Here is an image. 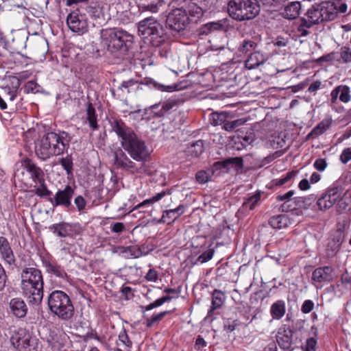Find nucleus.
Listing matches in <instances>:
<instances>
[{"label":"nucleus","mask_w":351,"mask_h":351,"mask_svg":"<svg viewBox=\"0 0 351 351\" xmlns=\"http://www.w3.org/2000/svg\"><path fill=\"white\" fill-rule=\"evenodd\" d=\"M139 35L154 47L160 46L166 40L167 36L162 25L155 18L150 16L141 20L138 23Z\"/></svg>","instance_id":"obj_5"},{"label":"nucleus","mask_w":351,"mask_h":351,"mask_svg":"<svg viewBox=\"0 0 351 351\" xmlns=\"http://www.w3.org/2000/svg\"><path fill=\"white\" fill-rule=\"evenodd\" d=\"M293 330L285 325L280 328L276 335V341L279 347L284 350H289L292 345Z\"/></svg>","instance_id":"obj_16"},{"label":"nucleus","mask_w":351,"mask_h":351,"mask_svg":"<svg viewBox=\"0 0 351 351\" xmlns=\"http://www.w3.org/2000/svg\"><path fill=\"white\" fill-rule=\"evenodd\" d=\"M0 253L2 258L10 265L14 264L15 257L8 239L0 237Z\"/></svg>","instance_id":"obj_21"},{"label":"nucleus","mask_w":351,"mask_h":351,"mask_svg":"<svg viewBox=\"0 0 351 351\" xmlns=\"http://www.w3.org/2000/svg\"><path fill=\"white\" fill-rule=\"evenodd\" d=\"M11 312L17 317L21 318L26 315L27 307L23 300L14 298L10 302Z\"/></svg>","instance_id":"obj_24"},{"label":"nucleus","mask_w":351,"mask_h":351,"mask_svg":"<svg viewBox=\"0 0 351 351\" xmlns=\"http://www.w3.org/2000/svg\"><path fill=\"white\" fill-rule=\"evenodd\" d=\"M66 23L73 32L83 34L87 31L88 19L82 5L69 13L66 18Z\"/></svg>","instance_id":"obj_8"},{"label":"nucleus","mask_w":351,"mask_h":351,"mask_svg":"<svg viewBox=\"0 0 351 351\" xmlns=\"http://www.w3.org/2000/svg\"><path fill=\"white\" fill-rule=\"evenodd\" d=\"M216 169H230V167L236 170L241 169L243 167V160L241 157H234L217 161L214 163Z\"/></svg>","instance_id":"obj_18"},{"label":"nucleus","mask_w":351,"mask_h":351,"mask_svg":"<svg viewBox=\"0 0 351 351\" xmlns=\"http://www.w3.org/2000/svg\"><path fill=\"white\" fill-rule=\"evenodd\" d=\"M140 84H145V85H152L154 88L158 89L162 92H173L175 90H180L179 86L176 84H174L171 86H165L162 84H160L151 78H145L140 83L138 81H135L134 80H130L128 81H124L121 84L119 88L122 89L123 88L127 89V93H130V88L136 86L137 88H139Z\"/></svg>","instance_id":"obj_10"},{"label":"nucleus","mask_w":351,"mask_h":351,"mask_svg":"<svg viewBox=\"0 0 351 351\" xmlns=\"http://www.w3.org/2000/svg\"><path fill=\"white\" fill-rule=\"evenodd\" d=\"M163 1L158 0L150 3L140 2L138 5L140 12H149L151 13H157L159 12L160 8L162 5Z\"/></svg>","instance_id":"obj_35"},{"label":"nucleus","mask_w":351,"mask_h":351,"mask_svg":"<svg viewBox=\"0 0 351 351\" xmlns=\"http://www.w3.org/2000/svg\"><path fill=\"white\" fill-rule=\"evenodd\" d=\"M21 288L29 304L38 305L43 298V278L41 271L35 267L22 270Z\"/></svg>","instance_id":"obj_3"},{"label":"nucleus","mask_w":351,"mask_h":351,"mask_svg":"<svg viewBox=\"0 0 351 351\" xmlns=\"http://www.w3.org/2000/svg\"><path fill=\"white\" fill-rule=\"evenodd\" d=\"M114 253H119L124 256V257L127 258H138L141 254L142 252L140 249L136 248L135 247L128 246V247H123L118 246L113 249L112 251Z\"/></svg>","instance_id":"obj_31"},{"label":"nucleus","mask_w":351,"mask_h":351,"mask_svg":"<svg viewBox=\"0 0 351 351\" xmlns=\"http://www.w3.org/2000/svg\"><path fill=\"white\" fill-rule=\"evenodd\" d=\"M341 195V190L339 187L328 189L317 201V206L321 211H325L330 208L334 204L338 201Z\"/></svg>","instance_id":"obj_11"},{"label":"nucleus","mask_w":351,"mask_h":351,"mask_svg":"<svg viewBox=\"0 0 351 351\" xmlns=\"http://www.w3.org/2000/svg\"><path fill=\"white\" fill-rule=\"evenodd\" d=\"M109 123L119 138L125 151L136 161L145 162L149 156V150L144 141L121 119L111 117Z\"/></svg>","instance_id":"obj_1"},{"label":"nucleus","mask_w":351,"mask_h":351,"mask_svg":"<svg viewBox=\"0 0 351 351\" xmlns=\"http://www.w3.org/2000/svg\"><path fill=\"white\" fill-rule=\"evenodd\" d=\"M38 184L40 186L35 189L34 193L40 197H46L49 201V198L51 197L52 193L48 190L45 180H44V182H39Z\"/></svg>","instance_id":"obj_48"},{"label":"nucleus","mask_w":351,"mask_h":351,"mask_svg":"<svg viewBox=\"0 0 351 351\" xmlns=\"http://www.w3.org/2000/svg\"><path fill=\"white\" fill-rule=\"evenodd\" d=\"M10 341L15 348L19 351H23V350H26L29 346V335L21 330L14 335L11 337Z\"/></svg>","instance_id":"obj_20"},{"label":"nucleus","mask_w":351,"mask_h":351,"mask_svg":"<svg viewBox=\"0 0 351 351\" xmlns=\"http://www.w3.org/2000/svg\"><path fill=\"white\" fill-rule=\"evenodd\" d=\"M343 103H348L351 100L350 89L346 85H339L335 87L330 93V106L335 108L337 103V99Z\"/></svg>","instance_id":"obj_13"},{"label":"nucleus","mask_w":351,"mask_h":351,"mask_svg":"<svg viewBox=\"0 0 351 351\" xmlns=\"http://www.w3.org/2000/svg\"><path fill=\"white\" fill-rule=\"evenodd\" d=\"M228 12L231 18L237 21L251 20L260 12L258 0H230Z\"/></svg>","instance_id":"obj_7"},{"label":"nucleus","mask_w":351,"mask_h":351,"mask_svg":"<svg viewBox=\"0 0 351 351\" xmlns=\"http://www.w3.org/2000/svg\"><path fill=\"white\" fill-rule=\"evenodd\" d=\"M48 306L51 312L60 319L69 321L74 315V306L69 296L62 291L56 290L48 296Z\"/></svg>","instance_id":"obj_6"},{"label":"nucleus","mask_w":351,"mask_h":351,"mask_svg":"<svg viewBox=\"0 0 351 351\" xmlns=\"http://www.w3.org/2000/svg\"><path fill=\"white\" fill-rule=\"evenodd\" d=\"M211 175L205 170H200L197 172L195 179L199 184H203L210 180Z\"/></svg>","instance_id":"obj_52"},{"label":"nucleus","mask_w":351,"mask_h":351,"mask_svg":"<svg viewBox=\"0 0 351 351\" xmlns=\"http://www.w3.org/2000/svg\"><path fill=\"white\" fill-rule=\"evenodd\" d=\"M22 165L30 174L31 178L35 184L44 182L45 173L43 169L38 167L31 159L28 158L23 159Z\"/></svg>","instance_id":"obj_15"},{"label":"nucleus","mask_w":351,"mask_h":351,"mask_svg":"<svg viewBox=\"0 0 351 351\" xmlns=\"http://www.w3.org/2000/svg\"><path fill=\"white\" fill-rule=\"evenodd\" d=\"M171 53V48L168 45L162 46L159 49V54L162 58H168Z\"/></svg>","instance_id":"obj_63"},{"label":"nucleus","mask_w":351,"mask_h":351,"mask_svg":"<svg viewBox=\"0 0 351 351\" xmlns=\"http://www.w3.org/2000/svg\"><path fill=\"white\" fill-rule=\"evenodd\" d=\"M72 135L64 130L47 132L43 136L35 147L38 158L45 161L52 156H58L67 152Z\"/></svg>","instance_id":"obj_2"},{"label":"nucleus","mask_w":351,"mask_h":351,"mask_svg":"<svg viewBox=\"0 0 351 351\" xmlns=\"http://www.w3.org/2000/svg\"><path fill=\"white\" fill-rule=\"evenodd\" d=\"M315 199V197L313 195L306 197L293 196L290 202L291 206V211L298 208H307Z\"/></svg>","instance_id":"obj_25"},{"label":"nucleus","mask_w":351,"mask_h":351,"mask_svg":"<svg viewBox=\"0 0 351 351\" xmlns=\"http://www.w3.org/2000/svg\"><path fill=\"white\" fill-rule=\"evenodd\" d=\"M184 208L183 206H179L176 209H171L166 211V217L177 219L181 214L184 213Z\"/></svg>","instance_id":"obj_54"},{"label":"nucleus","mask_w":351,"mask_h":351,"mask_svg":"<svg viewBox=\"0 0 351 351\" xmlns=\"http://www.w3.org/2000/svg\"><path fill=\"white\" fill-rule=\"evenodd\" d=\"M189 152L193 157H198L204 152V143L199 140L192 143L189 147Z\"/></svg>","instance_id":"obj_47"},{"label":"nucleus","mask_w":351,"mask_h":351,"mask_svg":"<svg viewBox=\"0 0 351 351\" xmlns=\"http://www.w3.org/2000/svg\"><path fill=\"white\" fill-rule=\"evenodd\" d=\"M53 233L59 237H65L71 232V226L64 221L50 227Z\"/></svg>","instance_id":"obj_37"},{"label":"nucleus","mask_w":351,"mask_h":351,"mask_svg":"<svg viewBox=\"0 0 351 351\" xmlns=\"http://www.w3.org/2000/svg\"><path fill=\"white\" fill-rule=\"evenodd\" d=\"M338 206L343 212H349L351 210V191H347L343 196L338 199Z\"/></svg>","instance_id":"obj_40"},{"label":"nucleus","mask_w":351,"mask_h":351,"mask_svg":"<svg viewBox=\"0 0 351 351\" xmlns=\"http://www.w3.org/2000/svg\"><path fill=\"white\" fill-rule=\"evenodd\" d=\"M232 117L226 112H214L210 114L209 121L214 125H224L228 119Z\"/></svg>","instance_id":"obj_34"},{"label":"nucleus","mask_w":351,"mask_h":351,"mask_svg":"<svg viewBox=\"0 0 351 351\" xmlns=\"http://www.w3.org/2000/svg\"><path fill=\"white\" fill-rule=\"evenodd\" d=\"M258 43L259 38L258 37L244 38L240 43L238 51L243 54H246L247 53H251L256 51Z\"/></svg>","instance_id":"obj_23"},{"label":"nucleus","mask_w":351,"mask_h":351,"mask_svg":"<svg viewBox=\"0 0 351 351\" xmlns=\"http://www.w3.org/2000/svg\"><path fill=\"white\" fill-rule=\"evenodd\" d=\"M269 312L274 319H280L286 313L285 301L279 300L274 302L270 307Z\"/></svg>","instance_id":"obj_29"},{"label":"nucleus","mask_w":351,"mask_h":351,"mask_svg":"<svg viewBox=\"0 0 351 351\" xmlns=\"http://www.w3.org/2000/svg\"><path fill=\"white\" fill-rule=\"evenodd\" d=\"M166 194H167V192L165 191H162L157 193L156 195L153 196L152 197L144 200L143 202H141L140 204H138L136 207H135L131 211V213H132V215L130 213H128V216L136 217V213H137V212L141 213L140 209L141 208L144 207L146 205H150L155 202H158L162 198H163L166 195Z\"/></svg>","instance_id":"obj_32"},{"label":"nucleus","mask_w":351,"mask_h":351,"mask_svg":"<svg viewBox=\"0 0 351 351\" xmlns=\"http://www.w3.org/2000/svg\"><path fill=\"white\" fill-rule=\"evenodd\" d=\"M324 21H332L337 16V10L333 1H324L320 3Z\"/></svg>","instance_id":"obj_22"},{"label":"nucleus","mask_w":351,"mask_h":351,"mask_svg":"<svg viewBox=\"0 0 351 351\" xmlns=\"http://www.w3.org/2000/svg\"><path fill=\"white\" fill-rule=\"evenodd\" d=\"M340 56L343 62H351V50L349 47H342L341 49Z\"/></svg>","instance_id":"obj_57"},{"label":"nucleus","mask_w":351,"mask_h":351,"mask_svg":"<svg viewBox=\"0 0 351 351\" xmlns=\"http://www.w3.org/2000/svg\"><path fill=\"white\" fill-rule=\"evenodd\" d=\"M73 193L74 191L72 187L67 185L64 189H59L53 197L49 198V202L53 206H61L69 208L71 205Z\"/></svg>","instance_id":"obj_12"},{"label":"nucleus","mask_w":351,"mask_h":351,"mask_svg":"<svg viewBox=\"0 0 351 351\" xmlns=\"http://www.w3.org/2000/svg\"><path fill=\"white\" fill-rule=\"evenodd\" d=\"M114 165L117 167L125 170H130L132 172H140V169L136 167V164L132 161L121 149H119L114 152Z\"/></svg>","instance_id":"obj_14"},{"label":"nucleus","mask_w":351,"mask_h":351,"mask_svg":"<svg viewBox=\"0 0 351 351\" xmlns=\"http://www.w3.org/2000/svg\"><path fill=\"white\" fill-rule=\"evenodd\" d=\"M59 163L62 165L63 169L66 171L67 175L72 174L73 163L72 158L70 156L61 158L59 160Z\"/></svg>","instance_id":"obj_49"},{"label":"nucleus","mask_w":351,"mask_h":351,"mask_svg":"<svg viewBox=\"0 0 351 351\" xmlns=\"http://www.w3.org/2000/svg\"><path fill=\"white\" fill-rule=\"evenodd\" d=\"M169 313L168 311L160 312V313L152 315L146 319V326L152 327L155 323L160 322L162 318Z\"/></svg>","instance_id":"obj_51"},{"label":"nucleus","mask_w":351,"mask_h":351,"mask_svg":"<svg viewBox=\"0 0 351 351\" xmlns=\"http://www.w3.org/2000/svg\"><path fill=\"white\" fill-rule=\"evenodd\" d=\"M186 13L189 17L191 16L195 19H199L203 16L202 8L198 6L195 3L192 2V1L186 7Z\"/></svg>","instance_id":"obj_46"},{"label":"nucleus","mask_w":351,"mask_h":351,"mask_svg":"<svg viewBox=\"0 0 351 351\" xmlns=\"http://www.w3.org/2000/svg\"><path fill=\"white\" fill-rule=\"evenodd\" d=\"M333 269L325 266L315 269L312 274V279L317 282H330L333 279Z\"/></svg>","instance_id":"obj_17"},{"label":"nucleus","mask_w":351,"mask_h":351,"mask_svg":"<svg viewBox=\"0 0 351 351\" xmlns=\"http://www.w3.org/2000/svg\"><path fill=\"white\" fill-rule=\"evenodd\" d=\"M85 10V13L95 19H100L103 16L102 8L96 3H92L89 5H82Z\"/></svg>","instance_id":"obj_38"},{"label":"nucleus","mask_w":351,"mask_h":351,"mask_svg":"<svg viewBox=\"0 0 351 351\" xmlns=\"http://www.w3.org/2000/svg\"><path fill=\"white\" fill-rule=\"evenodd\" d=\"M37 45L36 52L45 55L48 51L47 41L43 38H39L37 40Z\"/></svg>","instance_id":"obj_55"},{"label":"nucleus","mask_w":351,"mask_h":351,"mask_svg":"<svg viewBox=\"0 0 351 351\" xmlns=\"http://www.w3.org/2000/svg\"><path fill=\"white\" fill-rule=\"evenodd\" d=\"M226 300V297L222 291L215 289L212 293V305L208 315H210L215 310L220 308L224 304Z\"/></svg>","instance_id":"obj_26"},{"label":"nucleus","mask_w":351,"mask_h":351,"mask_svg":"<svg viewBox=\"0 0 351 351\" xmlns=\"http://www.w3.org/2000/svg\"><path fill=\"white\" fill-rule=\"evenodd\" d=\"M331 122L329 120H324L317 124L310 132L308 136H317L322 134L330 126Z\"/></svg>","instance_id":"obj_43"},{"label":"nucleus","mask_w":351,"mask_h":351,"mask_svg":"<svg viewBox=\"0 0 351 351\" xmlns=\"http://www.w3.org/2000/svg\"><path fill=\"white\" fill-rule=\"evenodd\" d=\"M301 23L298 27V32L301 36H306L308 34L309 32L307 28H310L312 26H308V23L306 21L305 18L300 19Z\"/></svg>","instance_id":"obj_56"},{"label":"nucleus","mask_w":351,"mask_h":351,"mask_svg":"<svg viewBox=\"0 0 351 351\" xmlns=\"http://www.w3.org/2000/svg\"><path fill=\"white\" fill-rule=\"evenodd\" d=\"M294 195L295 191L293 190H290L284 194L278 195L276 196V199L277 202H283L279 208L280 211L287 213L291 210L290 202Z\"/></svg>","instance_id":"obj_28"},{"label":"nucleus","mask_w":351,"mask_h":351,"mask_svg":"<svg viewBox=\"0 0 351 351\" xmlns=\"http://www.w3.org/2000/svg\"><path fill=\"white\" fill-rule=\"evenodd\" d=\"M214 254V250L212 249L208 250L201 255L199 256L197 260L202 263H204L210 261Z\"/></svg>","instance_id":"obj_59"},{"label":"nucleus","mask_w":351,"mask_h":351,"mask_svg":"<svg viewBox=\"0 0 351 351\" xmlns=\"http://www.w3.org/2000/svg\"><path fill=\"white\" fill-rule=\"evenodd\" d=\"M297 173L298 171H289L283 178L273 180V185L276 186H281L287 182L292 181L296 176Z\"/></svg>","instance_id":"obj_45"},{"label":"nucleus","mask_w":351,"mask_h":351,"mask_svg":"<svg viewBox=\"0 0 351 351\" xmlns=\"http://www.w3.org/2000/svg\"><path fill=\"white\" fill-rule=\"evenodd\" d=\"M307 23L308 26H313L315 24H318L324 21L323 13L322 12V8L320 3H315L313 5L306 13Z\"/></svg>","instance_id":"obj_19"},{"label":"nucleus","mask_w":351,"mask_h":351,"mask_svg":"<svg viewBox=\"0 0 351 351\" xmlns=\"http://www.w3.org/2000/svg\"><path fill=\"white\" fill-rule=\"evenodd\" d=\"M180 99L176 97H171L166 100L162 105L160 110L157 113L158 117H163L167 114L170 113L172 110H176Z\"/></svg>","instance_id":"obj_33"},{"label":"nucleus","mask_w":351,"mask_h":351,"mask_svg":"<svg viewBox=\"0 0 351 351\" xmlns=\"http://www.w3.org/2000/svg\"><path fill=\"white\" fill-rule=\"evenodd\" d=\"M265 58L264 56L258 51H254L250 53L245 61V66L248 69H254L261 64L264 63Z\"/></svg>","instance_id":"obj_30"},{"label":"nucleus","mask_w":351,"mask_h":351,"mask_svg":"<svg viewBox=\"0 0 351 351\" xmlns=\"http://www.w3.org/2000/svg\"><path fill=\"white\" fill-rule=\"evenodd\" d=\"M224 27L221 21L210 22L205 24L202 28V34H208L213 31L221 30Z\"/></svg>","instance_id":"obj_44"},{"label":"nucleus","mask_w":351,"mask_h":351,"mask_svg":"<svg viewBox=\"0 0 351 351\" xmlns=\"http://www.w3.org/2000/svg\"><path fill=\"white\" fill-rule=\"evenodd\" d=\"M46 271L51 274L55 275L59 278H64L66 276V272L60 265L52 263L51 262H45L44 263Z\"/></svg>","instance_id":"obj_39"},{"label":"nucleus","mask_w":351,"mask_h":351,"mask_svg":"<svg viewBox=\"0 0 351 351\" xmlns=\"http://www.w3.org/2000/svg\"><path fill=\"white\" fill-rule=\"evenodd\" d=\"M340 160L343 163L346 164L351 160V149L346 148L343 150L341 156Z\"/></svg>","instance_id":"obj_62"},{"label":"nucleus","mask_w":351,"mask_h":351,"mask_svg":"<svg viewBox=\"0 0 351 351\" xmlns=\"http://www.w3.org/2000/svg\"><path fill=\"white\" fill-rule=\"evenodd\" d=\"M166 23L172 30L179 32L184 29L189 23L186 10L173 9L167 15Z\"/></svg>","instance_id":"obj_9"},{"label":"nucleus","mask_w":351,"mask_h":351,"mask_svg":"<svg viewBox=\"0 0 351 351\" xmlns=\"http://www.w3.org/2000/svg\"><path fill=\"white\" fill-rule=\"evenodd\" d=\"M327 163L326 162V160L324 158H318L314 162V167L320 171H322L325 169L326 167Z\"/></svg>","instance_id":"obj_64"},{"label":"nucleus","mask_w":351,"mask_h":351,"mask_svg":"<svg viewBox=\"0 0 351 351\" xmlns=\"http://www.w3.org/2000/svg\"><path fill=\"white\" fill-rule=\"evenodd\" d=\"M317 345V341L313 338H308L306 339V344L302 346V349L304 351H315V347Z\"/></svg>","instance_id":"obj_58"},{"label":"nucleus","mask_w":351,"mask_h":351,"mask_svg":"<svg viewBox=\"0 0 351 351\" xmlns=\"http://www.w3.org/2000/svg\"><path fill=\"white\" fill-rule=\"evenodd\" d=\"M341 242L342 239L341 237V233L339 234L336 239H330L328 243V255L331 256H334L339 250Z\"/></svg>","instance_id":"obj_42"},{"label":"nucleus","mask_w":351,"mask_h":351,"mask_svg":"<svg viewBox=\"0 0 351 351\" xmlns=\"http://www.w3.org/2000/svg\"><path fill=\"white\" fill-rule=\"evenodd\" d=\"M192 0H171L169 5L173 9L186 10V7Z\"/></svg>","instance_id":"obj_53"},{"label":"nucleus","mask_w":351,"mask_h":351,"mask_svg":"<svg viewBox=\"0 0 351 351\" xmlns=\"http://www.w3.org/2000/svg\"><path fill=\"white\" fill-rule=\"evenodd\" d=\"M301 10V4L299 1H293L289 3L284 8L282 15L287 19H296Z\"/></svg>","instance_id":"obj_27"},{"label":"nucleus","mask_w":351,"mask_h":351,"mask_svg":"<svg viewBox=\"0 0 351 351\" xmlns=\"http://www.w3.org/2000/svg\"><path fill=\"white\" fill-rule=\"evenodd\" d=\"M314 303L312 300H305L301 307V311L303 313H309L313 308Z\"/></svg>","instance_id":"obj_61"},{"label":"nucleus","mask_w":351,"mask_h":351,"mask_svg":"<svg viewBox=\"0 0 351 351\" xmlns=\"http://www.w3.org/2000/svg\"><path fill=\"white\" fill-rule=\"evenodd\" d=\"M247 119L245 118H241L233 121H230V119H227V121L222 126V128L229 132H234L237 128L245 124Z\"/></svg>","instance_id":"obj_41"},{"label":"nucleus","mask_w":351,"mask_h":351,"mask_svg":"<svg viewBox=\"0 0 351 351\" xmlns=\"http://www.w3.org/2000/svg\"><path fill=\"white\" fill-rule=\"evenodd\" d=\"M86 119L88 123L90 128L93 130H97L99 129L97 115L96 114L95 109L91 103H89L87 105Z\"/></svg>","instance_id":"obj_36"},{"label":"nucleus","mask_w":351,"mask_h":351,"mask_svg":"<svg viewBox=\"0 0 351 351\" xmlns=\"http://www.w3.org/2000/svg\"><path fill=\"white\" fill-rule=\"evenodd\" d=\"M102 43L111 53L127 51L133 40V36L120 28H108L101 31Z\"/></svg>","instance_id":"obj_4"},{"label":"nucleus","mask_w":351,"mask_h":351,"mask_svg":"<svg viewBox=\"0 0 351 351\" xmlns=\"http://www.w3.org/2000/svg\"><path fill=\"white\" fill-rule=\"evenodd\" d=\"M261 197V194L260 192L255 193L243 202V206L249 208L250 210L254 209L256 204L260 201Z\"/></svg>","instance_id":"obj_50"},{"label":"nucleus","mask_w":351,"mask_h":351,"mask_svg":"<svg viewBox=\"0 0 351 351\" xmlns=\"http://www.w3.org/2000/svg\"><path fill=\"white\" fill-rule=\"evenodd\" d=\"M267 223L274 229H281L289 226L288 221H267Z\"/></svg>","instance_id":"obj_60"}]
</instances>
